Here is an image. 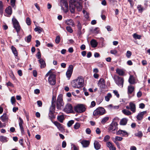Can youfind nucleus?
I'll return each mask as SVG.
<instances>
[{
    "instance_id": "nucleus-2",
    "label": "nucleus",
    "mask_w": 150,
    "mask_h": 150,
    "mask_svg": "<svg viewBox=\"0 0 150 150\" xmlns=\"http://www.w3.org/2000/svg\"><path fill=\"white\" fill-rule=\"evenodd\" d=\"M62 95L60 94L58 96L56 103L57 108L58 110H61V107L64 105V103L62 98Z\"/></svg>"
},
{
    "instance_id": "nucleus-4",
    "label": "nucleus",
    "mask_w": 150,
    "mask_h": 150,
    "mask_svg": "<svg viewBox=\"0 0 150 150\" xmlns=\"http://www.w3.org/2000/svg\"><path fill=\"white\" fill-rule=\"evenodd\" d=\"M69 2L70 4H75L77 5V10L78 11H80L82 8L81 5L82 3L81 0H70Z\"/></svg>"
},
{
    "instance_id": "nucleus-57",
    "label": "nucleus",
    "mask_w": 150,
    "mask_h": 150,
    "mask_svg": "<svg viewBox=\"0 0 150 150\" xmlns=\"http://www.w3.org/2000/svg\"><path fill=\"white\" fill-rule=\"evenodd\" d=\"M110 137L108 135H106L104 138L103 140L104 142H107L110 139Z\"/></svg>"
},
{
    "instance_id": "nucleus-52",
    "label": "nucleus",
    "mask_w": 150,
    "mask_h": 150,
    "mask_svg": "<svg viewBox=\"0 0 150 150\" xmlns=\"http://www.w3.org/2000/svg\"><path fill=\"white\" fill-rule=\"evenodd\" d=\"M66 29L67 31L70 33H72L73 32L72 29L70 26H67L66 27Z\"/></svg>"
},
{
    "instance_id": "nucleus-36",
    "label": "nucleus",
    "mask_w": 150,
    "mask_h": 150,
    "mask_svg": "<svg viewBox=\"0 0 150 150\" xmlns=\"http://www.w3.org/2000/svg\"><path fill=\"white\" fill-rule=\"evenodd\" d=\"M137 9L139 11L140 13H142L144 10V7L141 5H139L137 6Z\"/></svg>"
},
{
    "instance_id": "nucleus-14",
    "label": "nucleus",
    "mask_w": 150,
    "mask_h": 150,
    "mask_svg": "<svg viewBox=\"0 0 150 150\" xmlns=\"http://www.w3.org/2000/svg\"><path fill=\"white\" fill-rule=\"evenodd\" d=\"M75 4H70V10L72 13H74L75 12V9L76 8L77 9V5Z\"/></svg>"
},
{
    "instance_id": "nucleus-44",
    "label": "nucleus",
    "mask_w": 150,
    "mask_h": 150,
    "mask_svg": "<svg viewBox=\"0 0 150 150\" xmlns=\"http://www.w3.org/2000/svg\"><path fill=\"white\" fill-rule=\"evenodd\" d=\"M80 126V124L79 122H76L74 126V128L76 129H78Z\"/></svg>"
},
{
    "instance_id": "nucleus-26",
    "label": "nucleus",
    "mask_w": 150,
    "mask_h": 150,
    "mask_svg": "<svg viewBox=\"0 0 150 150\" xmlns=\"http://www.w3.org/2000/svg\"><path fill=\"white\" fill-rule=\"evenodd\" d=\"M94 145L95 149L96 150L99 149L101 146L99 144V142L96 141H95L94 143Z\"/></svg>"
},
{
    "instance_id": "nucleus-60",
    "label": "nucleus",
    "mask_w": 150,
    "mask_h": 150,
    "mask_svg": "<svg viewBox=\"0 0 150 150\" xmlns=\"http://www.w3.org/2000/svg\"><path fill=\"white\" fill-rule=\"evenodd\" d=\"M113 93L115 95H116L117 98L119 97V94L118 93V92L116 90H114L113 91Z\"/></svg>"
},
{
    "instance_id": "nucleus-39",
    "label": "nucleus",
    "mask_w": 150,
    "mask_h": 150,
    "mask_svg": "<svg viewBox=\"0 0 150 150\" xmlns=\"http://www.w3.org/2000/svg\"><path fill=\"white\" fill-rule=\"evenodd\" d=\"M11 5L12 7L15 8H16V6L15 5V3L16 2V0H10Z\"/></svg>"
},
{
    "instance_id": "nucleus-15",
    "label": "nucleus",
    "mask_w": 150,
    "mask_h": 150,
    "mask_svg": "<svg viewBox=\"0 0 150 150\" xmlns=\"http://www.w3.org/2000/svg\"><path fill=\"white\" fill-rule=\"evenodd\" d=\"M146 111H144L139 113L137 116V118L139 120H141L143 118L144 115L146 113Z\"/></svg>"
},
{
    "instance_id": "nucleus-21",
    "label": "nucleus",
    "mask_w": 150,
    "mask_h": 150,
    "mask_svg": "<svg viewBox=\"0 0 150 150\" xmlns=\"http://www.w3.org/2000/svg\"><path fill=\"white\" fill-rule=\"evenodd\" d=\"M81 144L83 147H86L89 146L90 144V142L89 141L83 140L81 142Z\"/></svg>"
},
{
    "instance_id": "nucleus-37",
    "label": "nucleus",
    "mask_w": 150,
    "mask_h": 150,
    "mask_svg": "<svg viewBox=\"0 0 150 150\" xmlns=\"http://www.w3.org/2000/svg\"><path fill=\"white\" fill-rule=\"evenodd\" d=\"M116 72L118 74L121 76L123 75L124 74V72L122 70L119 69H117L116 70Z\"/></svg>"
},
{
    "instance_id": "nucleus-47",
    "label": "nucleus",
    "mask_w": 150,
    "mask_h": 150,
    "mask_svg": "<svg viewBox=\"0 0 150 150\" xmlns=\"http://www.w3.org/2000/svg\"><path fill=\"white\" fill-rule=\"evenodd\" d=\"M31 35H30L26 37V39H25V40L27 42H29L31 41Z\"/></svg>"
},
{
    "instance_id": "nucleus-7",
    "label": "nucleus",
    "mask_w": 150,
    "mask_h": 150,
    "mask_svg": "<svg viewBox=\"0 0 150 150\" xmlns=\"http://www.w3.org/2000/svg\"><path fill=\"white\" fill-rule=\"evenodd\" d=\"M48 82L51 85H54L55 84V75L54 74H51L48 78Z\"/></svg>"
},
{
    "instance_id": "nucleus-42",
    "label": "nucleus",
    "mask_w": 150,
    "mask_h": 150,
    "mask_svg": "<svg viewBox=\"0 0 150 150\" xmlns=\"http://www.w3.org/2000/svg\"><path fill=\"white\" fill-rule=\"evenodd\" d=\"M135 135L136 136H137L139 137H141L142 136L143 134L142 131H138L137 133L135 134Z\"/></svg>"
},
{
    "instance_id": "nucleus-32",
    "label": "nucleus",
    "mask_w": 150,
    "mask_h": 150,
    "mask_svg": "<svg viewBox=\"0 0 150 150\" xmlns=\"http://www.w3.org/2000/svg\"><path fill=\"white\" fill-rule=\"evenodd\" d=\"M43 30L42 28L39 26H38L34 29V31L35 32H38L39 33H40Z\"/></svg>"
},
{
    "instance_id": "nucleus-45",
    "label": "nucleus",
    "mask_w": 150,
    "mask_h": 150,
    "mask_svg": "<svg viewBox=\"0 0 150 150\" xmlns=\"http://www.w3.org/2000/svg\"><path fill=\"white\" fill-rule=\"evenodd\" d=\"M74 121L73 120H71L69 121L67 123V126L68 127H70L74 123Z\"/></svg>"
},
{
    "instance_id": "nucleus-56",
    "label": "nucleus",
    "mask_w": 150,
    "mask_h": 150,
    "mask_svg": "<svg viewBox=\"0 0 150 150\" xmlns=\"http://www.w3.org/2000/svg\"><path fill=\"white\" fill-rule=\"evenodd\" d=\"M38 49L39 51L37 53V54L36 55V56L38 59H41V54L40 53V52L39 50V49Z\"/></svg>"
},
{
    "instance_id": "nucleus-6",
    "label": "nucleus",
    "mask_w": 150,
    "mask_h": 150,
    "mask_svg": "<svg viewBox=\"0 0 150 150\" xmlns=\"http://www.w3.org/2000/svg\"><path fill=\"white\" fill-rule=\"evenodd\" d=\"M12 21L13 23V27L16 30L18 34L21 29V27L19 25V23L15 18H13Z\"/></svg>"
},
{
    "instance_id": "nucleus-35",
    "label": "nucleus",
    "mask_w": 150,
    "mask_h": 150,
    "mask_svg": "<svg viewBox=\"0 0 150 150\" xmlns=\"http://www.w3.org/2000/svg\"><path fill=\"white\" fill-rule=\"evenodd\" d=\"M0 141L3 142H6L7 141V138L6 137L3 136H0Z\"/></svg>"
},
{
    "instance_id": "nucleus-33",
    "label": "nucleus",
    "mask_w": 150,
    "mask_h": 150,
    "mask_svg": "<svg viewBox=\"0 0 150 150\" xmlns=\"http://www.w3.org/2000/svg\"><path fill=\"white\" fill-rule=\"evenodd\" d=\"M11 49L14 55L16 56H17L18 53L16 48L14 46H12L11 47Z\"/></svg>"
},
{
    "instance_id": "nucleus-29",
    "label": "nucleus",
    "mask_w": 150,
    "mask_h": 150,
    "mask_svg": "<svg viewBox=\"0 0 150 150\" xmlns=\"http://www.w3.org/2000/svg\"><path fill=\"white\" fill-rule=\"evenodd\" d=\"M54 125L57 126L59 130H61L62 129V125L58 122L55 121L53 122Z\"/></svg>"
},
{
    "instance_id": "nucleus-54",
    "label": "nucleus",
    "mask_w": 150,
    "mask_h": 150,
    "mask_svg": "<svg viewBox=\"0 0 150 150\" xmlns=\"http://www.w3.org/2000/svg\"><path fill=\"white\" fill-rule=\"evenodd\" d=\"M11 101L12 104L13 105L16 101L15 97L14 96L12 97L11 98Z\"/></svg>"
},
{
    "instance_id": "nucleus-64",
    "label": "nucleus",
    "mask_w": 150,
    "mask_h": 150,
    "mask_svg": "<svg viewBox=\"0 0 150 150\" xmlns=\"http://www.w3.org/2000/svg\"><path fill=\"white\" fill-rule=\"evenodd\" d=\"M66 143L65 141H64L63 142L62 144V147L63 148H65L66 146Z\"/></svg>"
},
{
    "instance_id": "nucleus-17",
    "label": "nucleus",
    "mask_w": 150,
    "mask_h": 150,
    "mask_svg": "<svg viewBox=\"0 0 150 150\" xmlns=\"http://www.w3.org/2000/svg\"><path fill=\"white\" fill-rule=\"evenodd\" d=\"M106 145L109 148L110 150H115L116 149L113 144L110 142H107Z\"/></svg>"
},
{
    "instance_id": "nucleus-24",
    "label": "nucleus",
    "mask_w": 150,
    "mask_h": 150,
    "mask_svg": "<svg viewBox=\"0 0 150 150\" xmlns=\"http://www.w3.org/2000/svg\"><path fill=\"white\" fill-rule=\"evenodd\" d=\"M65 23L68 25H71L72 26L74 25V21L71 19H67L65 21Z\"/></svg>"
},
{
    "instance_id": "nucleus-5",
    "label": "nucleus",
    "mask_w": 150,
    "mask_h": 150,
    "mask_svg": "<svg viewBox=\"0 0 150 150\" xmlns=\"http://www.w3.org/2000/svg\"><path fill=\"white\" fill-rule=\"evenodd\" d=\"M74 110L75 111L78 113H82L84 112L86 108L82 104L78 105L74 108Z\"/></svg>"
},
{
    "instance_id": "nucleus-27",
    "label": "nucleus",
    "mask_w": 150,
    "mask_h": 150,
    "mask_svg": "<svg viewBox=\"0 0 150 150\" xmlns=\"http://www.w3.org/2000/svg\"><path fill=\"white\" fill-rule=\"evenodd\" d=\"M128 81L131 84H134L135 83V79L133 76H130Z\"/></svg>"
},
{
    "instance_id": "nucleus-9",
    "label": "nucleus",
    "mask_w": 150,
    "mask_h": 150,
    "mask_svg": "<svg viewBox=\"0 0 150 150\" xmlns=\"http://www.w3.org/2000/svg\"><path fill=\"white\" fill-rule=\"evenodd\" d=\"M116 83L121 88L123 86L124 80L121 77L117 76L115 80Z\"/></svg>"
},
{
    "instance_id": "nucleus-30",
    "label": "nucleus",
    "mask_w": 150,
    "mask_h": 150,
    "mask_svg": "<svg viewBox=\"0 0 150 150\" xmlns=\"http://www.w3.org/2000/svg\"><path fill=\"white\" fill-rule=\"evenodd\" d=\"M122 112L124 114L127 116L130 115L132 114L131 112L129 111L126 109H124L122 110Z\"/></svg>"
},
{
    "instance_id": "nucleus-49",
    "label": "nucleus",
    "mask_w": 150,
    "mask_h": 150,
    "mask_svg": "<svg viewBox=\"0 0 150 150\" xmlns=\"http://www.w3.org/2000/svg\"><path fill=\"white\" fill-rule=\"evenodd\" d=\"M60 38L59 36H57L56 37L55 40V42L57 44L59 43L60 42Z\"/></svg>"
},
{
    "instance_id": "nucleus-34",
    "label": "nucleus",
    "mask_w": 150,
    "mask_h": 150,
    "mask_svg": "<svg viewBox=\"0 0 150 150\" xmlns=\"http://www.w3.org/2000/svg\"><path fill=\"white\" fill-rule=\"evenodd\" d=\"M112 96L111 94L110 93H108L107 95L105 97V99L107 101H109L110 99L112 97Z\"/></svg>"
},
{
    "instance_id": "nucleus-19",
    "label": "nucleus",
    "mask_w": 150,
    "mask_h": 150,
    "mask_svg": "<svg viewBox=\"0 0 150 150\" xmlns=\"http://www.w3.org/2000/svg\"><path fill=\"white\" fill-rule=\"evenodd\" d=\"M0 119L3 122H6L8 121V118L6 114L4 113L3 115L0 117Z\"/></svg>"
},
{
    "instance_id": "nucleus-11",
    "label": "nucleus",
    "mask_w": 150,
    "mask_h": 150,
    "mask_svg": "<svg viewBox=\"0 0 150 150\" xmlns=\"http://www.w3.org/2000/svg\"><path fill=\"white\" fill-rule=\"evenodd\" d=\"M116 135H120L122 137H127L128 136V133L125 130H123L121 129L117 131L116 133Z\"/></svg>"
},
{
    "instance_id": "nucleus-51",
    "label": "nucleus",
    "mask_w": 150,
    "mask_h": 150,
    "mask_svg": "<svg viewBox=\"0 0 150 150\" xmlns=\"http://www.w3.org/2000/svg\"><path fill=\"white\" fill-rule=\"evenodd\" d=\"M19 126L22 134H23L24 133V130L23 127V125H19Z\"/></svg>"
},
{
    "instance_id": "nucleus-61",
    "label": "nucleus",
    "mask_w": 150,
    "mask_h": 150,
    "mask_svg": "<svg viewBox=\"0 0 150 150\" xmlns=\"http://www.w3.org/2000/svg\"><path fill=\"white\" fill-rule=\"evenodd\" d=\"M86 132L87 134H89L91 133V131L89 128H87L86 129Z\"/></svg>"
},
{
    "instance_id": "nucleus-48",
    "label": "nucleus",
    "mask_w": 150,
    "mask_h": 150,
    "mask_svg": "<svg viewBox=\"0 0 150 150\" xmlns=\"http://www.w3.org/2000/svg\"><path fill=\"white\" fill-rule=\"evenodd\" d=\"M83 12L84 15L85 17L87 19L89 17V16L88 14L87 13L86 11L85 10H83Z\"/></svg>"
},
{
    "instance_id": "nucleus-20",
    "label": "nucleus",
    "mask_w": 150,
    "mask_h": 150,
    "mask_svg": "<svg viewBox=\"0 0 150 150\" xmlns=\"http://www.w3.org/2000/svg\"><path fill=\"white\" fill-rule=\"evenodd\" d=\"M129 105L130 106V110L133 113L136 111V108L135 105L132 102L130 103Z\"/></svg>"
},
{
    "instance_id": "nucleus-22",
    "label": "nucleus",
    "mask_w": 150,
    "mask_h": 150,
    "mask_svg": "<svg viewBox=\"0 0 150 150\" xmlns=\"http://www.w3.org/2000/svg\"><path fill=\"white\" fill-rule=\"evenodd\" d=\"M40 64V68L41 69L43 68L46 66V64L45 61L42 58L38 60Z\"/></svg>"
},
{
    "instance_id": "nucleus-50",
    "label": "nucleus",
    "mask_w": 150,
    "mask_h": 150,
    "mask_svg": "<svg viewBox=\"0 0 150 150\" xmlns=\"http://www.w3.org/2000/svg\"><path fill=\"white\" fill-rule=\"evenodd\" d=\"M71 146V148L73 150H79V148L78 146H76L74 144H72Z\"/></svg>"
},
{
    "instance_id": "nucleus-55",
    "label": "nucleus",
    "mask_w": 150,
    "mask_h": 150,
    "mask_svg": "<svg viewBox=\"0 0 150 150\" xmlns=\"http://www.w3.org/2000/svg\"><path fill=\"white\" fill-rule=\"evenodd\" d=\"M26 23L28 25H30L31 23L30 19V18L28 17L26 19Z\"/></svg>"
},
{
    "instance_id": "nucleus-43",
    "label": "nucleus",
    "mask_w": 150,
    "mask_h": 150,
    "mask_svg": "<svg viewBox=\"0 0 150 150\" xmlns=\"http://www.w3.org/2000/svg\"><path fill=\"white\" fill-rule=\"evenodd\" d=\"M123 139V138L121 137L116 136L115 137V142H116V141H121Z\"/></svg>"
},
{
    "instance_id": "nucleus-3",
    "label": "nucleus",
    "mask_w": 150,
    "mask_h": 150,
    "mask_svg": "<svg viewBox=\"0 0 150 150\" xmlns=\"http://www.w3.org/2000/svg\"><path fill=\"white\" fill-rule=\"evenodd\" d=\"M105 110L103 108L99 107L94 111L93 114L95 116L102 115L105 113Z\"/></svg>"
},
{
    "instance_id": "nucleus-38",
    "label": "nucleus",
    "mask_w": 150,
    "mask_h": 150,
    "mask_svg": "<svg viewBox=\"0 0 150 150\" xmlns=\"http://www.w3.org/2000/svg\"><path fill=\"white\" fill-rule=\"evenodd\" d=\"M4 6L2 1L0 0V13H2L4 9Z\"/></svg>"
},
{
    "instance_id": "nucleus-63",
    "label": "nucleus",
    "mask_w": 150,
    "mask_h": 150,
    "mask_svg": "<svg viewBox=\"0 0 150 150\" xmlns=\"http://www.w3.org/2000/svg\"><path fill=\"white\" fill-rule=\"evenodd\" d=\"M145 107V105L143 103H140L139 105V108L141 109H143Z\"/></svg>"
},
{
    "instance_id": "nucleus-18",
    "label": "nucleus",
    "mask_w": 150,
    "mask_h": 150,
    "mask_svg": "<svg viewBox=\"0 0 150 150\" xmlns=\"http://www.w3.org/2000/svg\"><path fill=\"white\" fill-rule=\"evenodd\" d=\"M134 87L132 85L129 86L128 87L127 93L129 95H131L134 91Z\"/></svg>"
},
{
    "instance_id": "nucleus-23",
    "label": "nucleus",
    "mask_w": 150,
    "mask_h": 150,
    "mask_svg": "<svg viewBox=\"0 0 150 150\" xmlns=\"http://www.w3.org/2000/svg\"><path fill=\"white\" fill-rule=\"evenodd\" d=\"M128 120L127 118H124L121 120L120 124L121 125H125L127 124Z\"/></svg>"
},
{
    "instance_id": "nucleus-58",
    "label": "nucleus",
    "mask_w": 150,
    "mask_h": 150,
    "mask_svg": "<svg viewBox=\"0 0 150 150\" xmlns=\"http://www.w3.org/2000/svg\"><path fill=\"white\" fill-rule=\"evenodd\" d=\"M77 26L78 29L79 30V31H81L82 29V27L81 25L79 22H78Z\"/></svg>"
},
{
    "instance_id": "nucleus-28",
    "label": "nucleus",
    "mask_w": 150,
    "mask_h": 150,
    "mask_svg": "<svg viewBox=\"0 0 150 150\" xmlns=\"http://www.w3.org/2000/svg\"><path fill=\"white\" fill-rule=\"evenodd\" d=\"M57 119L59 122L62 123L64 119V116L63 115L58 116L57 117Z\"/></svg>"
},
{
    "instance_id": "nucleus-46",
    "label": "nucleus",
    "mask_w": 150,
    "mask_h": 150,
    "mask_svg": "<svg viewBox=\"0 0 150 150\" xmlns=\"http://www.w3.org/2000/svg\"><path fill=\"white\" fill-rule=\"evenodd\" d=\"M52 100L53 101H53H52V107L53 109L54 110L55 109V105L54 104V102L55 101V98L53 96L52 98Z\"/></svg>"
},
{
    "instance_id": "nucleus-16",
    "label": "nucleus",
    "mask_w": 150,
    "mask_h": 150,
    "mask_svg": "<svg viewBox=\"0 0 150 150\" xmlns=\"http://www.w3.org/2000/svg\"><path fill=\"white\" fill-rule=\"evenodd\" d=\"M61 5L62 9L64 7L67 8L68 7V3L66 0H62L61 1Z\"/></svg>"
},
{
    "instance_id": "nucleus-12",
    "label": "nucleus",
    "mask_w": 150,
    "mask_h": 150,
    "mask_svg": "<svg viewBox=\"0 0 150 150\" xmlns=\"http://www.w3.org/2000/svg\"><path fill=\"white\" fill-rule=\"evenodd\" d=\"M118 124L117 122H112V123L110 125L109 129L112 130V131H115L117 129Z\"/></svg>"
},
{
    "instance_id": "nucleus-25",
    "label": "nucleus",
    "mask_w": 150,
    "mask_h": 150,
    "mask_svg": "<svg viewBox=\"0 0 150 150\" xmlns=\"http://www.w3.org/2000/svg\"><path fill=\"white\" fill-rule=\"evenodd\" d=\"M6 12L9 15H11L12 13V9L11 6H9L5 9Z\"/></svg>"
},
{
    "instance_id": "nucleus-13",
    "label": "nucleus",
    "mask_w": 150,
    "mask_h": 150,
    "mask_svg": "<svg viewBox=\"0 0 150 150\" xmlns=\"http://www.w3.org/2000/svg\"><path fill=\"white\" fill-rule=\"evenodd\" d=\"M98 85L100 88H104L105 87V82L104 79H100L98 82Z\"/></svg>"
},
{
    "instance_id": "nucleus-10",
    "label": "nucleus",
    "mask_w": 150,
    "mask_h": 150,
    "mask_svg": "<svg viewBox=\"0 0 150 150\" xmlns=\"http://www.w3.org/2000/svg\"><path fill=\"white\" fill-rule=\"evenodd\" d=\"M73 67L72 65H70L69 66L68 69L66 73V75L69 79L71 77L73 71Z\"/></svg>"
},
{
    "instance_id": "nucleus-31",
    "label": "nucleus",
    "mask_w": 150,
    "mask_h": 150,
    "mask_svg": "<svg viewBox=\"0 0 150 150\" xmlns=\"http://www.w3.org/2000/svg\"><path fill=\"white\" fill-rule=\"evenodd\" d=\"M91 44L92 47H95L97 45V43L96 40L93 39L91 41Z\"/></svg>"
},
{
    "instance_id": "nucleus-62",
    "label": "nucleus",
    "mask_w": 150,
    "mask_h": 150,
    "mask_svg": "<svg viewBox=\"0 0 150 150\" xmlns=\"http://www.w3.org/2000/svg\"><path fill=\"white\" fill-rule=\"evenodd\" d=\"M113 142H114L116 144L117 148L119 149H120L121 148V147H120V144L119 143L117 142H115V141H114V140H113Z\"/></svg>"
},
{
    "instance_id": "nucleus-1",
    "label": "nucleus",
    "mask_w": 150,
    "mask_h": 150,
    "mask_svg": "<svg viewBox=\"0 0 150 150\" xmlns=\"http://www.w3.org/2000/svg\"><path fill=\"white\" fill-rule=\"evenodd\" d=\"M84 80L81 76L78 77L71 82L72 87L75 88H80L83 86Z\"/></svg>"
},
{
    "instance_id": "nucleus-53",
    "label": "nucleus",
    "mask_w": 150,
    "mask_h": 150,
    "mask_svg": "<svg viewBox=\"0 0 150 150\" xmlns=\"http://www.w3.org/2000/svg\"><path fill=\"white\" fill-rule=\"evenodd\" d=\"M131 55L132 52H131L129 51H127L126 56L127 58H129L131 56Z\"/></svg>"
},
{
    "instance_id": "nucleus-59",
    "label": "nucleus",
    "mask_w": 150,
    "mask_h": 150,
    "mask_svg": "<svg viewBox=\"0 0 150 150\" xmlns=\"http://www.w3.org/2000/svg\"><path fill=\"white\" fill-rule=\"evenodd\" d=\"M110 53L113 54H117V52L115 50H112L110 51Z\"/></svg>"
},
{
    "instance_id": "nucleus-40",
    "label": "nucleus",
    "mask_w": 150,
    "mask_h": 150,
    "mask_svg": "<svg viewBox=\"0 0 150 150\" xmlns=\"http://www.w3.org/2000/svg\"><path fill=\"white\" fill-rule=\"evenodd\" d=\"M133 36L135 39H140L141 38V36L137 35L136 33H134L133 35Z\"/></svg>"
},
{
    "instance_id": "nucleus-41",
    "label": "nucleus",
    "mask_w": 150,
    "mask_h": 150,
    "mask_svg": "<svg viewBox=\"0 0 150 150\" xmlns=\"http://www.w3.org/2000/svg\"><path fill=\"white\" fill-rule=\"evenodd\" d=\"M108 120L109 117H105L102 119L101 122L103 124H104Z\"/></svg>"
},
{
    "instance_id": "nucleus-8",
    "label": "nucleus",
    "mask_w": 150,
    "mask_h": 150,
    "mask_svg": "<svg viewBox=\"0 0 150 150\" xmlns=\"http://www.w3.org/2000/svg\"><path fill=\"white\" fill-rule=\"evenodd\" d=\"M63 111L67 113L71 112L73 111V108L71 104L68 103L65 106Z\"/></svg>"
}]
</instances>
